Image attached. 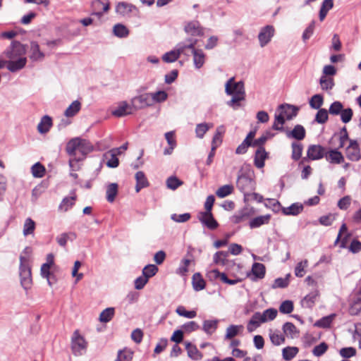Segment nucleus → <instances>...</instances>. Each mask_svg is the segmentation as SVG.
Listing matches in <instances>:
<instances>
[{
    "label": "nucleus",
    "instance_id": "1",
    "mask_svg": "<svg viewBox=\"0 0 361 361\" xmlns=\"http://www.w3.org/2000/svg\"><path fill=\"white\" fill-rule=\"evenodd\" d=\"M26 52L25 47L20 42L13 41L11 47L5 51L8 61L7 68L11 72L22 69L26 64L27 59L24 56Z\"/></svg>",
    "mask_w": 361,
    "mask_h": 361
},
{
    "label": "nucleus",
    "instance_id": "2",
    "mask_svg": "<svg viewBox=\"0 0 361 361\" xmlns=\"http://www.w3.org/2000/svg\"><path fill=\"white\" fill-rule=\"evenodd\" d=\"M225 92L228 95L232 96L227 104L234 109L240 107V102L245 100V90L243 81L235 82L234 78H231L225 85Z\"/></svg>",
    "mask_w": 361,
    "mask_h": 361
},
{
    "label": "nucleus",
    "instance_id": "3",
    "mask_svg": "<svg viewBox=\"0 0 361 361\" xmlns=\"http://www.w3.org/2000/svg\"><path fill=\"white\" fill-rule=\"evenodd\" d=\"M32 249L26 247L20 256V283L24 289L30 288L32 284L31 268L29 264Z\"/></svg>",
    "mask_w": 361,
    "mask_h": 361
},
{
    "label": "nucleus",
    "instance_id": "4",
    "mask_svg": "<svg viewBox=\"0 0 361 361\" xmlns=\"http://www.w3.org/2000/svg\"><path fill=\"white\" fill-rule=\"evenodd\" d=\"M87 342L80 335L78 330H75L71 337V350L75 356H81L85 353Z\"/></svg>",
    "mask_w": 361,
    "mask_h": 361
},
{
    "label": "nucleus",
    "instance_id": "5",
    "mask_svg": "<svg viewBox=\"0 0 361 361\" xmlns=\"http://www.w3.org/2000/svg\"><path fill=\"white\" fill-rule=\"evenodd\" d=\"M237 188L245 195L255 190V183L252 178L245 175H239L236 182Z\"/></svg>",
    "mask_w": 361,
    "mask_h": 361
},
{
    "label": "nucleus",
    "instance_id": "6",
    "mask_svg": "<svg viewBox=\"0 0 361 361\" xmlns=\"http://www.w3.org/2000/svg\"><path fill=\"white\" fill-rule=\"evenodd\" d=\"M197 43V40L195 39H188L185 42L178 43L176 47L179 53V55H184L187 57H190L193 55L194 52L197 49L195 45Z\"/></svg>",
    "mask_w": 361,
    "mask_h": 361
},
{
    "label": "nucleus",
    "instance_id": "7",
    "mask_svg": "<svg viewBox=\"0 0 361 361\" xmlns=\"http://www.w3.org/2000/svg\"><path fill=\"white\" fill-rule=\"evenodd\" d=\"M275 34V28L273 25H267L262 27L258 34V40L261 47H264L271 40Z\"/></svg>",
    "mask_w": 361,
    "mask_h": 361
},
{
    "label": "nucleus",
    "instance_id": "8",
    "mask_svg": "<svg viewBox=\"0 0 361 361\" xmlns=\"http://www.w3.org/2000/svg\"><path fill=\"white\" fill-rule=\"evenodd\" d=\"M131 104L133 109L137 111L146 106L152 105V95L149 93H145L136 96L131 99Z\"/></svg>",
    "mask_w": 361,
    "mask_h": 361
},
{
    "label": "nucleus",
    "instance_id": "9",
    "mask_svg": "<svg viewBox=\"0 0 361 361\" xmlns=\"http://www.w3.org/2000/svg\"><path fill=\"white\" fill-rule=\"evenodd\" d=\"M134 111L131 103L128 104L126 101H122L118 103L117 106L112 110L111 114L116 117H123L132 114Z\"/></svg>",
    "mask_w": 361,
    "mask_h": 361
},
{
    "label": "nucleus",
    "instance_id": "10",
    "mask_svg": "<svg viewBox=\"0 0 361 361\" xmlns=\"http://www.w3.org/2000/svg\"><path fill=\"white\" fill-rule=\"evenodd\" d=\"M197 219L203 225L211 230L216 229L219 226L212 212H200L197 214Z\"/></svg>",
    "mask_w": 361,
    "mask_h": 361
},
{
    "label": "nucleus",
    "instance_id": "11",
    "mask_svg": "<svg viewBox=\"0 0 361 361\" xmlns=\"http://www.w3.org/2000/svg\"><path fill=\"white\" fill-rule=\"evenodd\" d=\"M91 7L92 9V15L101 18L103 12H106L109 9V2L108 0H94L92 2Z\"/></svg>",
    "mask_w": 361,
    "mask_h": 361
},
{
    "label": "nucleus",
    "instance_id": "12",
    "mask_svg": "<svg viewBox=\"0 0 361 361\" xmlns=\"http://www.w3.org/2000/svg\"><path fill=\"white\" fill-rule=\"evenodd\" d=\"M326 149L319 145H312L307 149V157L311 160H318L324 157Z\"/></svg>",
    "mask_w": 361,
    "mask_h": 361
},
{
    "label": "nucleus",
    "instance_id": "13",
    "mask_svg": "<svg viewBox=\"0 0 361 361\" xmlns=\"http://www.w3.org/2000/svg\"><path fill=\"white\" fill-rule=\"evenodd\" d=\"M350 236L351 234L348 233V228L346 224L343 223L339 229L335 244H337L338 242H340V247L345 248Z\"/></svg>",
    "mask_w": 361,
    "mask_h": 361
},
{
    "label": "nucleus",
    "instance_id": "14",
    "mask_svg": "<svg viewBox=\"0 0 361 361\" xmlns=\"http://www.w3.org/2000/svg\"><path fill=\"white\" fill-rule=\"evenodd\" d=\"M346 156L351 161H358L360 158L359 145L357 141L350 140L346 148Z\"/></svg>",
    "mask_w": 361,
    "mask_h": 361
},
{
    "label": "nucleus",
    "instance_id": "15",
    "mask_svg": "<svg viewBox=\"0 0 361 361\" xmlns=\"http://www.w3.org/2000/svg\"><path fill=\"white\" fill-rule=\"evenodd\" d=\"M253 214L252 209L245 207L237 212L232 217L231 221L234 224H240L247 220Z\"/></svg>",
    "mask_w": 361,
    "mask_h": 361
},
{
    "label": "nucleus",
    "instance_id": "16",
    "mask_svg": "<svg viewBox=\"0 0 361 361\" xmlns=\"http://www.w3.org/2000/svg\"><path fill=\"white\" fill-rule=\"evenodd\" d=\"M266 319L263 318L262 313L257 312H255L250 319L247 325V329L248 332L254 331L257 327L260 326L261 324L265 323Z\"/></svg>",
    "mask_w": 361,
    "mask_h": 361
},
{
    "label": "nucleus",
    "instance_id": "17",
    "mask_svg": "<svg viewBox=\"0 0 361 361\" xmlns=\"http://www.w3.org/2000/svg\"><path fill=\"white\" fill-rule=\"evenodd\" d=\"M185 31L193 36L203 35V29L198 21H190L185 26Z\"/></svg>",
    "mask_w": 361,
    "mask_h": 361
},
{
    "label": "nucleus",
    "instance_id": "18",
    "mask_svg": "<svg viewBox=\"0 0 361 361\" xmlns=\"http://www.w3.org/2000/svg\"><path fill=\"white\" fill-rule=\"evenodd\" d=\"M324 157L326 161L331 164H341L344 161L343 156L337 149L326 150Z\"/></svg>",
    "mask_w": 361,
    "mask_h": 361
},
{
    "label": "nucleus",
    "instance_id": "19",
    "mask_svg": "<svg viewBox=\"0 0 361 361\" xmlns=\"http://www.w3.org/2000/svg\"><path fill=\"white\" fill-rule=\"evenodd\" d=\"M118 149H110L104 154V158L106 160V164L109 168H116L119 164L117 157L118 154L116 153Z\"/></svg>",
    "mask_w": 361,
    "mask_h": 361
},
{
    "label": "nucleus",
    "instance_id": "20",
    "mask_svg": "<svg viewBox=\"0 0 361 361\" xmlns=\"http://www.w3.org/2000/svg\"><path fill=\"white\" fill-rule=\"evenodd\" d=\"M193 64L196 69L201 68L206 61V54L201 49H197L193 55Z\"/></svg>",
    "mask_w": 361,
    "mask_h": 361
},
{
    "label": "nucleus",
    "instance_id": "21",
    "mask_svg": "<svg viewBox=\"0 0 361 361\" xmlns=\"http://www.w3.org/2000/svg\"><path fill=\"white\" fill-rule=\"evenodd\" d=\"M44 54L40 50L39 46L36 42L30 43V58L32 61H42L44 58Z\"/></svg>",
    "mask_w": 361,
    "mask_h": 361
},
{
    "label": "nucleus",
    "instance_id": "22",
    "mask_svg": "<svg viewBox=\"0 0 361 361\" xmlns=\"http://www.w3.org/2000/svg\"><path fill=\"white\" fill-rule=\"evenodd\" d=\"M267 158V153L264 147H259L255 155V165L258 169H261L264 166V161Z\"/></svg>",
    "mask_w": 361,
    "mask_h": 361
},
{
    "label": "nucleus",
    "instance_id": "23",
    "mask_svg": "<svg viewBox=\"0 0 361 361\" xmlns=\"http://www.w3.org/2000/svg\"><path fill=\"white\" fill-rule=\"evenodd\" d=\"M52 126L51 118L49 116H44L37 125V130L41 134L47 133Z\"/></svg>",
    "mask_w": 361,
    "mask_h": 361
},
{
    "label": "nucleus",
    "instance_id": "24",
    "mask_svg": "<svg viewBox=\"0 0 361 361\" xmlns=\"http://www.w3.org/2000/svg\"><path fill=\"white\" fill-rule=\"evenodd\" d=\"M136 10V7L126 2H119L116 6V12L121 16H126Z\"/></svg>",
    "mask_w": 361,
    "mask_h": 361
},
{
    "label": "nucleus",
    "instance_id": "25",
    "mask_svg": "<svg viewBox=\"0 0 361 361\" xmlns=\"http://www.w3.org/2000/svg\"><path fill=\"white\" fill-rule=\"evenodd\" d=\"M286 135L288 137H292L298 140H302L305 137V130L302 126L296 125L293 130L287 132Z\"/></svg>",
    "mask_w": 361,
    "mask_h": 361
},
{
    "label": "nucleus",
    "instance_id": "26",
    "mask_svg": "<svg viewBox=\"0 0 361 361\" xmlns=\"http://www.w3.org/2000/svg\"><path fill=\"white\" fill-rule=\"evenodd\" d=\"M270 219V214L259 216L250 220L249 225L251 228H258L262 225L268 224Z\"/></svg>",
    "mask_w": 361,
    "mask_h": 361
},
{
    "label": "nucleus",
    "instance_id": "27",
    "mask_svg": "<svg viewBox=\"0 0 361 361\" xmlns=\"http://www.w3.org/2000/svg\"><path fill=\"white\" fill-rule=\"evenodd\" d=\"M244 327L243 325H230L226 330V334L224 336L225 340H231L240 332L243 331Z\"/></svg>",
    "mask_w": 361,
    "mask_h": 361
},
{
    "label": "nucleus",
    "instance_id": "28",
    "mask_svg": "<svg viewBox=\"0 0 361 361\" xmlns=\"http://www.w3.org/2000/svg\"><path fill=\"white\" fill-rule=\"evenodd\" d=\"M280 114H283L285 120H290L297 114L296 109L289 104H281L279 106Z\"/></svg>",
    "mask_w": 361,
    "mask_h": 361
},
{
    "label": "nucleus",
    "instance_id": "29",
    "mask_svg": "<svg viewBox=\"0 0 361 361\" xmlns=\"http://www.w3.org/2000/svg\"><path fill=\"white\" fill-rule=\"evenodd\" d=\"M192 284L195 291H200L205 288V281L200 273H195L192 278Z\"/></svg>",
    "mask_w": 361,
    "mask_h": 361
},
{
    "label": "nucleus",
    "instance_id": "30",
    "mask_svg": "<svg viewBox=\"0 0 361 361\" xmlns=\"http://www.w3.org/2000/svg\"><path fill=\"white\" fill-rule=\"evenodd\" d=\"M80 138L75 137L71 140L66 145V152L70 156H76L78 153V148Z\"/></svg>",
    "mask_w": 361,
    "mask_h": 361
},
{
    "label": "nucleus",
    "instance_id": "31",
    "mask_svg": "<svg viewBox=\"0 0 361 361\" xmlns=\"http://www.w3.org/2000/svg\"><path fill=\"white\" fill-rule=\"evenodd\" d=\"M136 185L135 190L138 192L142 188L148 186V180L142 171H138L135 174Z\"/></svg>",
    "mask_w": 361,
    "mask_h": 361
},
{
    "label": "nucleus",
    "instance_id": "32",
    "mask_svg": "<svg viewBox=\"0 0 361 361\" xmlns=\"http://www.w3.org/2000/svg\"><path fill=\"white\" fill-rule=\"evenodd\" d=\"M252 273L254 276L253 280L261 279L265 275V267L263 264L255 262L252 267Z\"/></svg>",
    "mask_w": 361,
    "mask_h": 361
},
{
    "label": "nucleus",
    "instance_id": "33",
    "mask_svg": "<svg viewBox=\"0 0 361 361\" xmlns=\"http://www.w3.org/2000/svg\"><path fill=\"white\" fill-rule=\"evenodd\" d=\"M175 133L173 131H169L165 133V138L167 141V143L169 145V148H166L164 149V154H171L176 146V142L174 138Z\"/></svg>",
    "mask_w": 361,
    "mask_h": 361
},
{
    "label": "nucleus",
    "instance_id": "34",
    "mask_svg": "<svg viewBox=\"0 0 361 361\" xmlns=\"http://www.w3.org/2000/svg\"><path fill=\"white\" fill-rule=\"evenodd\" d=\"M303 210V206L300 203H293L290 207L283 208V213L285 215L295 216Z\"/></svg>",
    "mask_w": 361,
    "mask_h": 361
},
{
    "label": "nucleus",
    "instance_id": "35",
    "mask_svg": "<svg viewBox=\"0 0 361 361\" xmlns=\"http://www.w3.org/2000/svg\"><path fill=\"white\" fill-rule=\"evenodd\" d=\"M219 320H205L203 322L202 330L208 335H212L217 329Z\"/></svg>",
    "mask_w": 361,
    "mask_h": 361
},
{
    "label": "nucleus",
    "instance_id": "36",
    "mask_svg": "<svg viewBox=\"0 0 361 361\" xmlns=\"http://www.w3.org/2000/svg\"><path fill=\"white\" fill-rule=\"evenodd\" d=\"M334 6V0H324L319 11V20L323 21L326 18L328 12Z\"/></svg>",
    "mask_w": 361,
    "mask_h": 361
},
{
    "label": "nucleus",
    "instance_id": "37",
    "mask_svg": "<svg viewBox=\"0 0 361 361\" xmlns=\"http://www.w3.org/2000/svg\"><path fill=\"white\" fill-rule=\"evenodd\" d=\"M212 128H213V123H212L197 124L195 128L196 136L199 138H202L204 134Z\"/></svg>",
    "mask_w": 361,
    "mask_h": 361
},
{
    "label": "nucleus",
    "instance_id": "38",
    "mask_svg": "<svg viewBox=\"0 0 361 361\" xmlns=\"http://www.w3.org/2000/svg\"><path fill=\"white\" fill-rule=\"evenodd\" d=\"M299 349L297 347H286L282 350L283 358L286 361L291 360L298 353Z\"/></svg>",
    "mask_w": 361,
    "mask_h": 361
},
{
    "label": "nucleus",
    "instance_id": "39",
    "mask_svg": "<svg viewBox=\"0 0 361 361\" xmlns=\"http://www.w3.org/2000/svg\"><path fill=\"white\" fill-rule=\"evenodd\" d=\"M80 102L78 100H75L69 105V106L65 111L64 114L67 117L73 116L80 110Z\"/></svg>",
    "mask_w": 361,
    "mask_h": 361
},
{
    "label": "nucleus",
    "instance_id": "40",
    "mask_svg": "<svg viewBox=\"0 0 361 361\" xmlns=\"http://www.w3.org/2000/svg\"><path fill=\"white\" fill-rule=\"evenodd\" d=\"M133 352L128 348L120 350L114 361H130L133 359Z\"/></svg>",
    "mask_w": 361,
    "mask_h": 361
},
{
    "label": "nucleus",
    "instance_id": "41",
    "mask_svg": "<svg viewBox=\"0 0 361 361\" xmlns=\"http://www.w3.org/2000/svg\"><path fill=\"white\" fill-rule=\"evenodd\" d=\"M35 229V222L31 218H27L23 224V233L25 236L33 234Z\"/></svg>",
    "mask_w": 361,
    "mask_h": 361
},
{
    "label": "nucleus",
    "instance_id": "42",
    "mask_svg": "<svg viewBox=\"0 0 361 361\" xmlns=\"http://www.w3.org/2000/svg\"><path fill=\"white\" fill-rule=\"evenodd\" d=\"M309 104L312 109H319L324 104V97L319 94H314L310 99Z\"/></svg>",
    "mask_w": 361,
    "mask_h": 361
},
{
    "label": "nucleus",
    "instance_id": "43",
    "mask_svg": "<svg viewBox=\"0 0 361 361\" xmlns=\"http://www.w3.org/2000/svg\"><path fill=\"white\" fill-rule=\"evenodd\" d=\"M225 132L224 127L223 126H219L216 133L213 137L212 145L218 147L222 142V135Z\"/></svg>",
    "mask_w": 361,
    "mask_h": 361
},
{
    "label": "nucleus",
    "instance_id": "44",
    "mask_svg": "<svg viewBox=\"0 0 361 361\" xmlns=\"http://www.w3.org/2000/svg\"><path fill=\"white\" fill-rule=\"evenodd\" d=\"M118 193V185L111 183L106 188V200L109 202H113Z\"/></svg>",
    "mask_w": 361,
    "mask_h": 361
},
{
    "label": "nucleus",
    "instance_id": "45",
    "mask_svg": "<svg viewBox=\"0 0 361 361\" xmlns=\"http://www.w3.org/2000/svg\"><path fill=\"white\" fill-rule=\"evenodd\" d=\"M321 87L323 90H331L334 86V79L326 75H322L319 80Z\"/></svg>",
    "mask_w": 361,
    "mask_h": 361
},
{
    "label": "nucleus",
    "instance_id": "46",
    "mask_svg": "<svg viewBox=\"0 0 361 361\" xmlns=\"http://www.w3.org/2000/svg\"><path fill=\"white\" fill-rule=\"evenodd\" d=\"M233 192V186L232 185H224L220 187L216 192L217 197L220 198L226 197Z\"/></svg>",
    "mask_w": 361,
    "mask_h": 361
},
{
    "label": "nucleus",
    "instance_id": "47",
    "mask_svg": "<svg viewBox=\"0 0 361 361\" xmlns=\"http://www.w3.org/2000/svg\"><path fill=\"white\" fill-rule=\"evenodd\" d=\"M114 315V308L113 307H108L105 310H104L100 315H99V320L102 322L106 323L109 322L111 319L113 318Z\"/></svg>",
    "mask_w": 361,
    "mask_h": 361
},
{
    "label": "nucleus",
    "instance_id": "48",
    "mask_svg": "<svg viewBox=\"0 0 361 361\" xmlns=\"http://www.w3.org/2000/svg\"><path fill=\"white\" fill-rule=\"evenodd\" d=\"M114 34L118 37H126L128 35V28L122 24H116L113 28Z\"/></svg>",
    "mask_w": 361,
    "mask_h": 361
},
{
    "label": "nucleus",
    "instance_id": "49",
    "mask_svg": "<svg viewBox=\"0 0 361 361\" xmlns=\"http://www.w3.org/2000/svg\"><path fill=\"white\" fill-rule=\"evenodd\" d=\"M31 173L35 178H42L45 173V168L39 162H37L31 167Z\"/></svg>",
    "mask_w": 361,
    "mask_h": 361
},
{
    "label": "nucleus",
    "instance_id": "50",
    "mask_svg": "<svg viewBox=\"0 0 361 361\" xmlns=\"http://www.w3.org/2000/svg\"><path fill=\"white\" fill-rule=\"evenodd\" d=\"M179 56L180 55L176 47V49L166 52L165 54H164L162 59L166 63H172L176 61L179 58Z\"/></svg>",
    "mask_w": 361,
    "mask_h": 361
},
{
    "label": "nucleus",
    "instance_id": "51",
    "mask_svg": "<svg viewBox=\"0 0 361 361\" xmlns=\"http://www.w3.org/2000/svg\"><path fill=\"white\" fill-rule=\"evenodd\" d=\"M292 159L298 161L300 159L303 147L302 145L298 142L292 143Z\"/></svg>",
    "mask_w": 361,
    "mask_h": 361
},
{
    "label": "nucleus",
    "instance_id": "52",
    "mask_svg": "<svg viewBox=\"0 0 361 361\" xmlns=\"http://www.w3.org/2000/svg\"><path fill=\"white\" fill-rule=\"evenodd\" d=\"M228 253L227 252H224V251L216 252L214 254V257H213L214 263L215 264L225 265L226 258L228 257Z\"/></svg>",
    "mask_w": 361,
    "mask_h": 361
},
{
    "label": "nucleus",
    "instance_id": "53",
    "mask_svg": "<svg viewBox=\"0 0 361 361\" xmlns=\"http://www.w3.org/2000/svg\"><path fill=\"white\" fill-rule=\"evenodd\" d=\"M283 330L287 336L293 338L297 334L296 326L291 322H286L283 324Z\"/></svg>",
    "mask_w": 361,
    "mask_h": 361
},
{
    "label": "nucleus",
    "instance_id": "54",
    "mask_svg": "<svg viewBox=\"0 0 361 361\" xmlns=\"http://www.w3.org/2000/svg\"><path fill=\"white\" fill-rule=\"evenodd\" d=\"M158 271V267L154 264H148L142 269V275L148 280L149 278L154 276Z\"/></svg>",
    "mask_w": 361,
    "mask_h": 361
},
{
    "label": "nucleus",
    "instance_id": "55",
    "mask_svg": "<svg viewBox=\"0 0 361 361\" xmlns=\"http://www.w3.org/2000/svg\"><path fill=\"white\" fill-rule=\"evenodd\" d=\"M183 185V182L176 176H170L166 180V186L169 189L175 190Z\"/></svg>",
    "mask_w": 361,
    "mask_h": 361
},
{
    "label": "nucleus",
    "instance_id": "56",
    "mask_svg": "<svg viewBox=\"0 0 361 361\" xmlns=\"http://www.w3.org/2000/svg\"><path fill=\"white\" fill-rule=\"evenodd\" d=\"M328 112L329 111L325 109H318V111L315 116L314 121L317 123H321V124L326 123L329 118Z\"/></svg>",
    "mask_w": 361,
    "mask_h": 361
},
{
    "label": "nucleus",
    "instance_id": "57",
    "mask_svg": "<svg viewBox=\"0 0 361 361\" xmlns=\"http://www.w3.org/2000/svg\"><path fill=\"white\" fill-rule=\"evenodd\" d=\"M290 274H288L286 275L285 278H278L274 280V282L272 285L273 288H284L287 287L289 284V277Z\"/></svg>",
    "mask_w": 361,
    "mask_h": 361
},
{
    "label": "nucleus",
    "instance_id": "58",
    "mask_svg": "<svg viewBox=\"0 0 361 361\" xmlns=\"http://www.w3.org/2000/svg\"><path fill=\"white\" fill-rule=\"evenodd\" d=\"M343 109V106L341 102L336 101L333 102L329 109V113L333 116L340 115Z\"/></svg>",
    "mask_w": 361,
    "mask_h": 361
},
{
    "label": "nucleus",
    "instance_id": "59",
    "mask_svg": "<svg viewBox=\"0 0 361 361\" xmlns=\"http://www.w3.org/2000/svg\"><path fill=\"white\" fill-rule=\"evenodd\" d=\"M307 265L308 262L307 259L298 262L295 268V275L297 277H302L305 274V269Z\"/></svg>",
    "mask_w": 361,
    "mask_h": 361
},
{
    "label": "nucleus",
    "instance_id": "60",
    "mask_svg": "<svg viewBox=\"0 0 361 361\" xmlns=\"http://www.w3.org/2000/svg\"><path fill=\"white\" fill-rule=\"evenodd\" d=\"M285 118L283 114H276L274 122L272 126V128L276 130H282L283 126L285 123Z\"/></svg>",
    "mask_w": 361,
    "mask_h": 361
},
{
    "label": "nucleus",
    "instance_id": "61",
    "mask_svg": "<svg viewBox=\"0 0 361 361\" xmlns=\"http://www.w3.org/2000/svg\"><path fill=\"white\" fill-rule=\"evenodd\" d=\"M75 204V197H65L61 202L59 209L60 210L66 212Z\"/></svg>",
    "mask_w": 361,
    "mask_h": 361
},
{
    "label": "nucleus",
    "instance_id": "62",
    "mask_svg": "<svg viewBox=\"0 0 361 361\" xmlns=\"http://www.w3.org/2000/svg\"><path fill=\"white\" fill-rule=\"evenodd\" d=\"M185 347L188 351V356L194 360H198L201 357L200 353H199L197 348L192 345L190 343L185 344Z\"/></svg>",
    "mask_w": 361,
    "mask_h": 361
},
{
    "label": "nucleus",
    "instance_id": "63",
    "mask_svg": "<svg viewBox=\"0 0 361 361\" xmlns=\"http://www.w3.org/2000/svg\"><path fill=\"white\" fill-rule=\"evenodd\" d=\"M328 345L325 342L316 345L312 350V354L316 357H321L328 350Z\"/></svg>",
    "mask_w": 361,
    "mask_h": 361
},
{
    "label": "nucleus",
    "instance_id": "64",
    "mask_svg": "<svg viewBox=\"0 0 361 361\" xmlns=\"http://www.w3.org/2000/svg\"><path fill=\"white\" fill-rule=\"evenodd\" d=\"M92 150V146L85 140L80 139L78 153L85 155Z\"/></svg>",
    "mask_w": 361,
    "mask_h": 361
}]
</instances>
